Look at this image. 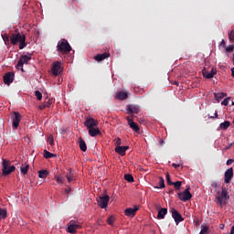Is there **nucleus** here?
I'll use <instances>...</instances> for the list:
<instances>
[{
  "label": "nucleus",
  "mask_w": 234,
  "mask_h": 234,
  "mask_svg": "<svg viewBox=\"0 0 234 234\" xmlns=\"http://www.w3.org/2000/svg\"><path fill=\"white\" fill-rule=\"evenodd\" d=\"M10 43L13 46H16L19 43V49L23 50L27 47V37L19 32L13 33L10 36Z\"/></svg>",
  "instance_id": "f257e3e1"
},
{
  "label": "nucleus",
  "mask_w": 234,
  "mask_h": 234,
  "mask_svg": "<svg viewBox=\"0 0 234 234\" xmlns=\"http://www.w3.org/2000/svg\"><path fill=\"white\" fill-rule=\"evenodd\" d=\"M57 50L58 52H59V54L67 55L72 51V47L70 46V44L67 39L62 38L61 40L58 41L57 45Z\"/></svg>",
  "instance_id": "f03ea898"
},
{
  "label": "nucleus",
  "mask_w": 234,
  "mask_h": 234,
  "mask_svg": "<svg viewBox=\"0 0 234 234\" xmlns=\"http://www.w3.org/2000/svg\"><path fill=\"white\" fill-rule=\"evenodd\" d=\"M16 171V166L10 165V161L3 159L2 163V176H8Z\"/></svg>",
  "instance_id": "7ed1b4c3"
},
{
  "label": "nucleus",
  "mask_w": 234,
  "mask_h": 234,
  "mask_svg": "<svg viewBox=\"0 0 234 234\" xmlns=\"http://www.w3.org/2000/svg\"><path fill=\"white\" fill-rule=\"evenodd\" d=\"M32 59V55H22L20 58L18 59L16 69L17 70H22V72H25V69H23V65H28V61Z\"/></svg>",
  "instance_id": "20e7f679"
},
{
  "label": "nucleus",
  "mask_w": 234,
  "mask_h": 234,
  "mask_svg": "<svg viewBox=\"0 0 234 234\" xmlns=\"http://www.w3.org/2000/svg\"><path fill=\"white\" fill-rule=\"evenodd\" d=\"M190 189L191 186H187L183 193L179 192L177 194L179 200L182 202H187L190 198H193V195H191Z\"/></svg>",
  "instance_id": "39448f33"
},
{
  "label": "nucleus",
  "mask_w": 234,
  "mask_h": 234,
  "mask_svg": "<svg viewBox=\"0 0 234 234\" xmlns=\"http://www.w3.org/2000/svg\"><path fill=\"white\" fill-rule=\"evenodd\" d=\"M219 196H217L216 198L219 206L224 204V200H229V195H228V188H222L221 192H218Z\"/></svg>",
  "instance_id": "423d86ee"
},
{
  "label": "nucleus",
  "mask_w": 234,
  "mask_h": 234,
  "mask_svg": "<svg viewBox=\"0 0 234 234\" xmlns=\"http://www.w3.org/2000/svg\"><path fill=\"white\" fill-rule=\"evenodd\" d=\"M77 229H81V225L76 220H70L68 224V233L76 234Z\"/></svg>",
  "instance_id": "0eeeda50"
},
{
  "label": "nucleus",
  "mask_w": 234,
  "mask_h": 234,
  "mask_svg": "<svg viewBox=\"0 0 234 234\" xmlns=\"http://www.w3.org/2000/svg\"><path fill=\"white\" fill-rule=\"evenodd\" d=\"M109 200H111V197H109V195L104 194L101 197H100L99 199H97L98 206H100L101 209H105V207L109 206Z\"/></svg>",
  "instance_id": "6e6552de"
},
{
  "label": "nucleus",
  "mask_w": 234,
  "mask_h": 234,
  "mask_svg": "<svg viewBox=\"0 0 234 234\" xmlns=\"http://www.w3.org/2000/svg\"><path fill=\"white\" fill-rule=\"evenodd\" d=\"M51 72L53 76H59L63 72V67H61V62L55 61L52 64Z\"/></svg>",
  "instance_id": "1a4fd4ad"
},
{
  "label": "nucleus",
  "mask_w": 234,
  "mask_h": 234,
  "mask_svg": "<svg viewBox=\"0 0 234 234\" xmlns=\"http://www.w3.org/2000/svg\"><path fill=\"white\" fill-rule=\"evenodd\" d=\"M172 218H174L176 225L180 224V222H184V218L182 217V214L178 212V210L175 208H171Z\"/></svg>",
  "instance_id": "9d476101"
},
{
  "label": "nucleus",
  "mask_w": 234,
  "mask_h": 234,
  "mask_svg": "<svg viewBox=\"0 0 234 234\" xmlns=\"http://www.w3.org/2000/svg\"><path fill=\"white\" fill-rule=\"evenodd\" d=\"M12 122H13V129L14 130L17 129L21 122V113H19L18 112H14L12 115Z\"/></svg>",
  "instance_id": "9b49d317"
},
{
  "label": "nucleus",
  "mask_w": 234,
  "mask_h": 234,
  "mask_svg": "<svg viewBox=\"0 0 234 234\" xmlns=\"http://www.w3.org/2000/svg\"><path fill=\"white\" fill-rule=\"evenodd\" d=\"M98 120L94 119V118H88L86 119V121L84 122V126L87 127V129H93L94 127H98Z\"/></svg>",
  "instance_id": "f8f14e48"
},
{
  "label": "nucleus",
  "mask_w": 234,
  "mask_h": 234,
  "mask_svg": "<svg viewBox=\"0 0 234 234\" xmlns=\"http://www.w3.org/2000/svg\"><path fill=\"white\" fill-rule=\"evenodd\" d=\"M126 120L131 129L134 131V133H137V134H140V126H138V123L134 122L131 117H126Z\"/></svg>",
  "instance_id": "ddd939ff"
},
{
  "label": "nucleus",
  "mask_w": 234,
  "mask_h": 234,
  "mask_svg": "<svg viewBox=\"0 0 234 234\" xmlns=\"http://www.w3.org/2000/svg\"><path fill=\"white\" fill-rule=\"evenodd\" d=\"M202 74L207 80H211V78H213L215 74H217V68H212L211 71H208L206 69H204L202 70Z\"/></svg>",
  "instance_id": "4468645a"
},
{
  "label": "nucleus",
  "mask_w": 234,
  "mask_h": 234,
  "mask_svg": "<svg viewBox=\"0 0 234 234\" xmlns=\"http://www.w3.org/2000/svg\"><path fill=\"white\" fill-rule=\"evenodd\" d=\"M129 98V91H118L115 95V100H118L119 101H123L124 100H127Z\"/></svg>",
  "instance_id": "2eb2a0df"
},
{
  "label": "nucleus",
  "mask_w": 234,
  "mask_h": 234,
  "mask_svg": "<svg viewBox=\"0 0 234 234\" xmlns=\"http://www.w3.org/2000/svg\"><path fill=\"white\" fill-rule=\"evenodd\" d=\"M14 72H7L4 76V83L5 85H10V83H14Z\"/></svg>",
  "instance_id": "dca6fc26"
},
{
  "label": "nucleus",
  "mask_w": 234,
  "mask_h": 234,
  "mask_svg": "<svg viewBox=\"0 0 234 234\" xmlns=\"http://www.w3.org/2000/svg\"><path fill=\"white\" fill-rule=\"evenodd\" d=\"M127 114H138L140 112V106L138 105H127Z\"/></svg>",
  "instance_id": "f3484780"
},
{
  "label": "nucleus",
  "mask_w": 234,
  "mask_h": 234,
  "mask_svg": "<svg viewBox=\"0 0 234 234\" xmlns=\"http://www.w3.org/2000/svg\"><path fill=\"white\" fill-rule=\"evenodd\" d=\"M231 178H233V167L229 168L225 172V178H224L225 184H229V182H231Z\"/></svg>",
  "instance_id": "a211bd4d"
},
{
  "label": "nucleus",
  "mask_w": 234,
  "mask_h": 234,
  "mask_svg": "<svg viewBox=\"0 0 234 234\" xmlns=\"http://www.w3.org/2000/svg\"><path fill=\"white\" fill-rule=\"evenodd\" d=\"M138 209H140V207H138V206H134L133 208H131V207L126 208L124 210V215L126 217H132L133 218L136 215V211H138Z\"/></svg>",
  "instance_id": "6ab92c4d"
},
{
  "label": "nucleus",
  "mask_w": 234,
  "mask_h": 234,
  "mask_svg": "<svg viewBox=\"0 0 234 234\" xmlns=\"http://www.w3.org/2000/svg\"><path fill=\"white\" fill-rule=\"evenodd\" d=\"M88 133L90 134V136L91 137H95L98 136V134H101V132L100 131V128H98V126H95L94 128H90L88 130Z\"/></svg>",
  "instance_id": "aec40b11"
},
{
  "label": "nucleus",
  "mask_w": 234,
  "mask_h": 234,
  "mask_svg": "<svg viewBox=\"0 0 234 234\" xmlns=\"http://www.w3.org/2000/svg\"><path fill=\"white\" fill-rule=\"evenodd\" d=\"M107 58H111V54L108 52H104L102 54H98L94 57L96 61H103V59H107Z\"/></svg>",
  "instance_id": "412c9836"
},
{
  "label": "nucleus",
  "mask_w": 234,
  "mask_h": 234,
  "mask_svg": "<svg viewBox=\"0 0 234 234\" xmlns=\"http://www.w3.org/2000/svg\"><path fill=\"white\" fill-rule=\"evenodd\" d=\"M129 149V146H116L115 153L121 154V156H125V152Z\"/></svg>",
  "instance_id": "4be33fe9"
},
{
  "label": "nucleus",
  "mask_w": 234,
  "mask_h": 234,
  "mask_svg": "<svg viewBox=\"0 0 234 234\" xmlns=\"http://www.w3.org/2000/svg\"><path fill=\"white\" fill-rule=\"evenodd\" d=\"M79 146L80 151L85 153L87 151V143H85V140H83L81 137L79 138Z\"/></svg>",
  "instance_id": "5701e85b"
},
{
  "label": "nucleus",
  "mask_w": 234,
  "mask_h": 234,
  "mask_svg": "<svg viewBox=\"0 0 234 234\" xmlns=\"http://www.w3.org/2000/svg\"><path fill=\"white\" fill-rule=\"evenodd\" d=\"M167 215V208H161L159 211H158V214H157V218L159 220H162L164 218H165V216Z\"/></svg>",
  "instance_id": "b1692460"
},
{
  "label": "nucleus",
  "mask_w": 234,
  "mask_h": 234,
  "mask_svg": "<svg viewBox=\"0 0 234 234\" xmlns=\"http://www.w3.org/2000/svg\"><path fill=\"white\" fill-rule=\"evenodd\" d=\"M50 105H52V99H48L43 104L39 105L40 111H43V109H50Z\"/></svg>",
  "instance_id": "393cba45"
},
{
  "label": "nucleus",
  "mask_w": 234,
  "mask_h": 234,
  "mask_svg": "<svg viewBox=\"0 0 234 234\" xmlns=\"http://www.w3.org/2000/svg\"><path fill=\"white\" fill-rule=\"evenodd\" d=\"M228 97V93L219 92V93H214V98L217 100V101H220V100H224V98Z\"/></svg>",
  "instance_id": "a878e982"
},
{
  "label": "nucleus",
  "mask_w": 234,
  "mask_h": 234,
  "mask_svg": "<svg viewBox=\"0 0 234 234\" xmlns=\"http://www.w3.org/2000/svg\"><path fill=\"white\" fill-rule=\"evenodd\" d=\"M28 169H30V165L27 163L23 164L20 167L22 175H27V173H28Z\"/></svg>",
  "instance_id": "bb28decb"
},
{
  "label": "nucleus",
  "mask_w": 234,
  "mask_h": 234,
  "mask_svg": "<svg viewBox=\"0 0 234 234\" xmlns=\"http://www.w3.org/2000/svg\"><path fill=\"white\" fill-rule=\"evenodd\" d=\"M229 125H231V122H229V121H225L224 122H221L219 124V129H221L222 131H226L228 130Z\"/></svg>",
  "instance_id": "cd10ccee"
},
{
  "label": "nucleus",
  "mask_w": 234,
  "mask_h": 234,
  "mask_svg": "<svg viewBox=\"0 0 234 234\" xmlns=\"http://www.w3.org/2000/svg\"><path fill=\"white\" fill-rule=\"evenodd\" d=\"M2 39L5 43V45H6V46L10 45V36H8V34H6V33L3 34Z\"/></svg>",
  "instance_id": "c85d7f7f"
},
{
  "label": "nucleus",
  "mask_w": 234,
  "mask_h": 234,
  "mask_svg": "<svg viewBox=\"0 0 234 234\" xmlns=\"http://www.w3.org/2000/svg\"><path fill=\"white\" fill-rule=\"evenodd\" d=\"M165 187V180H164V177H159V186H155V189H164Z\"/></svg>",
  "instance_id": "c756f323"
},
{
  "label": "nucleus",
  "mask_w": 234,
  "mask_h": 234,
  "mask_svg": "<svg viewBox=\"0 0 234 234\" xmlns=\"http://www.w3.org/2000/svg\"><path fill=\"white\" fill-rule=\"evenodd\" d=\"M38 176L39 178H47V176H48V171L47 170L38 171Z\"/></svg>",
  "instance_id": "7c9ffc66"
},
{
  "label": "nucleus",
  "mask_w": 234,
  "mask_h": 234,
  "mask_svg": "<svg viewBox=\"0 0 234 234\" xmlns=\"http://www.w3.org/2000/svg\"><path fill=\"white\" fill-rule=\"evenodd\" d=\"M124 180H126V182L132 183L134 182V177L131 174H125Z\"/></svg>",
  "instance_id": "2f4dec72"
},
{
  "label": "nucleus",
  "mask_w": 234,
  "mask_h": 234,
  "mask_svg": "<svg viewBox=\"0 0 234 234\" xmlns=\"http://www.w3.org/2000/svg\"><path fill=\"white\" fill-rule=\"evenodd\" d=\"M54 156H56V154L48 152V150H44V157H46L47 159L54 158Z\"/></svg>",
  "instance_id": "473e14b6"
},
{
  "label": "nucleus",
  "mask_w": 234,
  "mask_h": 234,
  "mask_svg": "<svg viewBox=\"0 0 234 234\" xmlns=\"http://www.w3.org/2000/svg\"><path fill=\"white\" fill-rule=\"evenodd\" d=\"M173 186L176 191H180V187H182V181L173 182Z\"/></svg>",
  "instance_id": "72a5a7b5"
},
{
  "label": "nucleus",
  "mask_w": 234,
  "mask_h": 234,
  "mask_svg": "<svg viewBox=\"0 0 234 234\" xmlns=\"http://www.w3.org/2000/svg\"><path fill=\"white\" fill-rule=\"evenodd\" d=\"M66 178L69 184H70L71 182H74V175L72 174V172H69V174L66 176Z\"/></svg>",
  "instance_id": "f704fd0d"
},
{
  "label": "nucleus",
  "mask_w": 234,
  "mask_h": 234,
  "mask_svg": "<svg viewBox=\"0 0 234 234\" xmlns=\"http://www.w3.org/2000/svg\"><path fill=\"white\" fill-rule=\"evenodd\" d=\"M7 215L6 209L0 208V218H6Z\"/></svg>",
  "instance_id": "c9c22d12"
},
{
  "label": "nucleus",
  "mask_w": 234,
  "mask_h": 234,
  "mask_svg": "<svg viewBox=\"0 0 234 234\" xmlns=\"http://www.w3.org/2000/svg\"><path fill=\"white\" fill-rule=\"evenodd\" d=\"M116 218H114V216H110L107 219V223L109 224V226H112V224H114Z\"/></svg>",
  "instance_id": "e433bc0d"
},
{
  "label": "nucleus",
  "mask_w": 234,
  "mask_h": 234,
  "mask_svg": "<svg viewBox=\"0 0 234 234\" xmlns=\"http://www.w3.org/2000/svg\"><path fill=\"white\" fill-rule=\"evenodd\" d=\"M35 96L38 101H41L43 100V94L39 90L35 91Z\"/></svg>",
  "instance_id": "4c0bfd02"
},
{
  "label": "nucleus",
  "mask_w": 234,
  "mask_h": 234,
  "mask_svg": "<svg viewBox=\"0 0 234 234\" xmlns=\"http://www.w3.org/2000/svg\"><path fill=\"white\" fill-rule=\"evenodd\" d=\"M55 180L57 184H63V182H65V179L63 178V176H55Z\"/></svg>",
  "instance_id": "58836bf2"
},
{
  "label": "nucleus",
  "mask_w": 234,
  "mask_h": 234,
  "mask_svg": "<svg viewBox=\"0 0 234 234\" xmlns=\"http://www.w3.org/2000/svg\"><path fill=\"white\" fill-rule=\"evenodd\" d=\"M229 100H231V97H228V98L224 99L223 101L221 102V105L228 107V105L229 104Z\"/></svg>",
  "instance_id": "ea45409f"
},
{
  "label": "nucleus",
  "mask_w": 234,
  "mask_h": 234,
  "mask_svg": "<svg viewBox=\"0 0 234 234\" xmlns=\"http://www.w3.org/2000/svg\"><path fill=\"white\" fill-rule=\"evenodd\" d=\"M166 183L168 184V186H173V181H171V176L169 175V173H166Z\"/></svg>",
  "instance_id": "a19ab883"
},
{
  "label": "nucleus",
  "mask_w": 234,
  "mask_h": 234,
  "mask_svg": "<svg viewBox=\"0 0 234 234\" xmlns=\"http://www.w3.org/2000/svg\"><path fill=\"white\" fill-rule=\"evenodd\" d=\"M115 145L116 147H120V145H122V139H120V137H117L115 140Z\"/></svg>",
  "instance_id": "79ce46f5"
},
{
  "label": "nucleus",
  "mask_w": 234,
  "mask_h": 234,
  "mask_svg": "<svg viewBox=\"0 0 234 234\" xmlns=\"http://www.w3.org/2000/svg\"><path fill=\"white\" fill-rule=\"evenodd\" d=\"M229 41H234V31H229Z\"/></svg>",
  "instance_id": "37998d69"
},
{
  "label": "nucleus",
  "mask_w": 234,
  "mask_h": 234,
  "mask_svg": "<svg viewBox=\"0 0 234 234\" xmlns=\"http://www.w3.org/2000/svg\"><path fill=\"white\" fill-rule=\"evenodd\" d=\"M48 142L49 145H51V146L54 145V137L49 136L48 138Z\"/></svg>",
  "instance_id": "c03bdc74"
},
{
  "label": "nucleus",
  "mask_w": 234,
  "mask_h": 234,
  "mask_svg": "<svg viewBox=\"0 0 234 234\" xmlns=\"http://www.w3.org/2000/svg\"><path fill=\"white\" fill-rule=\"evenodd\" d=\"M226 50H227V52H233V50H234L233 45L229 46V47L226 48Z\"/></svg>",
  "instance_id": "a18cd8bd"
},
{
  "label": "nucleus",
  "mask_w": 234,
  "mask_h": 234,
  "mask_svg": "<svg viewBox=\"0 0 234 234\" xmlns=\"http://www.w3.org/2000/svg\"><path fill=\"white\" fill-rule=\"evenodd\" d=\"M207 231H208L207 227H203L202 229L200 230V232L204 234L207 233Z\"/></svg>",
  "instance_id": "49530a36"
},
{
  "label": "nucleus",
  "mask_w": 234,
  "mask_h": 234,
  "mask_svg": "<svg viewBox=\"0 0 234 234\" xmlns=\"http://www.w3.org/2000/svg\"><path fill=\"white\" fill-rule=\"evenodd\" d=\"M209 118L213 119V118H218V112H215L214 116H209Z\"/></svg>",
  "instance_id": "de8ad7c7"
},
{
  "label": "nucleus",
  "mask_w": 234,
  "mask_h": 234,
  "mask_svg": "<svg viewBox=\"0 0 234 234\" xmlns=\"http://www.w3.org/2000/svg\"><path fill=\"white\" fill-rule=\"evenodd\" d=\"M233 162H234L233 159L227 160V165H231V164H233Z\"/></svg>",
  "instance_id": "09e8293b"
},
{
  "label": "nucleus",
  "mask_w": 234,
  "mask_h": 234,
  "mask_svg": "<svg viewBox=\"0 0 234 234\" xmlns=\"http://www.w3.org/2000/svg\"><path fill=\"white\" fill-rule=\"evenodd\" d=\"M231 145H233V144H229L228 146H226V147L224 148V151H228V150L231 149Z\"/></svg>",
  "instance_id": "8fccbe9b"
},
{
  "label": "nucleus",
  "mask_w": 234,
  "mask_h": 234,
  "mask_svg": "<svg viewBox=\"0 0 234 234\" xmlns=\"http://www.w3.org/2000/svg\"><path fill=\"white\" fill-rule=\"evenodd\" d=\"M172 166L175 167V169H178V167H180V165H176V164H172Z\"/></svg>",
  "instance_id": "3c124183"
},
{
  "label": "nucleus",
  "mask_w": 234,
  "mask_h": 234,
  "mask_svg": "<svg viewBox=\"0 0 234 234\" xmlns=\"http://www.w3.org/2000/svg\"><path fill=\"white\" fill-rule=\"evenodd\" d=\"M70 191H71L70 188H66L65 189V193H67V195H69V193H70Z\"/></svg>",
  "instance_id": "603ef678"
},
{
  "label": "nucleus",
  "mask_w": 234,
  "mask_h": 234,
  "mask_svg": "<svg viewBox=\"0 0 234 234\" xmlns=\"http://www.w3.org/2000/svg\"><path fill=\"white\" fill-rule=\"evenodd\" d=\"M231 76L234 78V68L231 69Z\"/></svg>",
  "instance_id": "864d4df0"
},
{
  "label": "nucleus",
  "mask_w": 234,
  "mask_h": 234,
  "mask_svg": "<svg viewBox=\"0 0 234 234\" xmlns=\"http://www.w3.org/2000/svg\"><path fill=\"white\" fill-rule=\"evenodd\" d=\"M221 45H222L223 47H226V41L222 40V41H221Z\"/></svg>",
  "instance_id": "5fc2aeb1"
},
{
  "label": "nucleus",
  "mask_w": 234,
  "mask_h": 234,
  "mask_svg": "<svg viewBox=\"0 0 234 234\" xmlns=\"http://www.w3.org/2000/svg\"><path fill=\"white\" fill-rule=\"evenodd\" d=\"M230 234H234V227H232V229L230 230Z\"/></svg>",
  "instance_id": "6e6d98bb"
},
{
  "label": "nucleus",
  "mask_w": 234,
  "mask_h": 234,
  "mask_svg": "<svg viewBox=\"0 0 234 234\" xmlns=\"http://www.w3.org/2000/svg\"><path fill=\"white\" fill-rule=\"evenodd\" d=\"M168 193H169V194L173 193V190H170Z\"/></svg>",
  "instance_id": "4d7b16f0"
},
{
  "label": "nucleus",
  "mask_w": 234,
  "mask_h": 234,
  "mask_svg": "<svg viewBox=\"0 0 234 234\" xmlns=\"http://www.w3.org/2000/svg\"><path fill=\"white\" fill-rule=\"evenodd\" d=\"M196 225L198 226V221L196 222Z\"/></svg>",
  "instance_id": "13d9d810"
},
{
  "label": "nucleus",
  "mask_w": 234,
  "mask_h": 234,
  "mask_svg": "<svg viewBox=\"0 0 234 234\" xmlns=\"http://www.w3.org/2000/svg\"><path fill=\"white\" fill-rule=\"evenodd\" d=\"M199 234H204L203 232H199Z\"/></svg>",
  "instance_id": "bf43d9fd"
},
{
  "label": "nucleus",
  "mask_w": 234,
  "mask_h": 234,
  "mask_svg": "<svg viewBox=\"0 0 234 234\" xmlns=\"http://www.w3.org/2000/svg\"><path fill=\"white\" fill-rule=\"evenodd\" d=\"M232 105H234V101H232Z\"/></svg>",
  "instance_id": "052dcab7"
},
{
  "label": "nucleus",
  "mask_w": 234,
  "mask_h": 234,
  "mask_svg": "<svg viewBox=\"0 0 234 234\" xmlns=\"http://www.w3.org/2000/svg\"><path fill=\"white\" fill-rule=\"evenodd\" d=\"M233 61H234V55H233Z\"/></svg>",
  "instance_id": "680f3d73"
}]
</instances>
